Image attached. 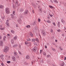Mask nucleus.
Instances as JSON below:
<instances>
[{"instance_id": "nucleus-1", "label": "nucleus", "mask_w": 66, "mask_h": 66, "mask_svg": "<svg viewBox=\"0 0 66 66\" xmlns=\"http://www.w3.org/2000/svg\"><path fill=\"white\" fill-rule=\"evenodd\" d=\"M9 50V47H6L4 49L3 51L4 52H7Z\"/></svg>"}, {"instance_id": "nucleus-2", "label": "nucleus", "mask_w": 66, "mask_h": 66, "mask_svg": "<svg viewBox=\"0 0 66 66\" xmlns=\"http://www.w3.org/2000/svg\"><path fill=\"white\" fill-rule=\"evenodd\" d=\"M5 12L6 14H9L10 13V10L8 8H6L5 10Z\"/></svg>"}, {"instance_id": "nucleus-3", "label": "nucleus", "mask_w": 66, "mask_h": 66, "mask_svg": "<svg viewBox=\"0 0 66 66\" xmlns=\"http://www.w3.org/2000/svg\"><path fill=\"white\" fill-rule=\"evenodd\" d=\"M45 31V30H42V34L44 36H46V34Z\"/></svg>"}, {"instance_id": "nucleus-4", "label": "nucleus", "mask_w": 66, "mask_h": 66, "mask_svg": "<svg viewBox=\"0 0 66 66\" xmlns=\"http://www.w3.org/2000/svg\"><path fill=\"white\" fill-rule=\"evenodd\" d=\"M3 43L2 40H0V46H3Z\"/></svg>"}, {"instance_id": "nucleus-5", "label": "nucleus", "mask_w": 66, "mask_h": 66, "mask_svg": "<svg viewBox=\"0 0 66 66\" xmlns=\"http://www.w3.org/2000/svg\"><path fill=\"white\" fill-rule=\"evenodd\" d=\"M12 60L13 62H16V58L15 56H13L12 57Z\"/></svg>"}, {"instance_id": "nucleus-6", "label": "nucleus", "mask_w": 66, "mask_h": 66, "mask_svg": "<svg viewBox=\"0 0 66 66\" xmlns=\"http://www.w3.org/2000/svg\"><path fill=\"white\" fill-rule=\"evenodd\" d=\"M3 56H4V55L3 54L1 55H0V57L2 60H4V58L3 57Z\"/></svg>"}, {"instance_id": "nucleus-7", "label": "nucleus", "mask_w": 66, "mask_h": 66, "mask_svg": "<svg viewBox=\"0 0 66 66\" xmlns=\"http://www.w3.org/2000/svg\"><path fill=\"white\" fill-rule=\"evenodd\" d=\"M64 65H65V63L64 62H62L60 64V65L61 66H64Z\"/></svg>"}, {"instance_id": "nucleus-8", "label": "nucleus", "mask_w": 66, "mask_h": 66, "mask_svg": "<svg viewBox=\"0 0 66 66\" xmlns=\"http://www.w3.org/2000/svg\"><path fill=\"white\" fill-rule=\"evenodd\" d=\"M25 45H28V44H29V46H30V45H31V43H28L27 42H26L25 43Z\"/></svg>"}, {"instance_id": "nucleus-9", "label": "nucleus", "mask_w": 66, "mask_h": 66, "mask_svg": "<svg viewBox=\"0 0 66 66\" xmlns=\"http://www.w3.org/2000/svg\"><path fill=\"white\" fill-rule=\"evenodd\" d=\"M17 37L16 36H14L13 37V39L14 40H16L17 39Z\"/></svg>"}, {"instance_id": "nucleus-10", "label": "nucleus", "mask_w": 66, "mask_h": 66, "mask_svg": "<svg viewBox=\"0 0 66 66\" xmlns=\"http://www.w3.org/2000/svg\"><path fill=\"white\" fill-rule=\"evenodd\" d=\"M57 24L58 27L59 28H60V26H61V25L60 24V22H58Z\"/></svg>"}, {"instance_id": "nucleus-11", "label": "nucleus", "mask_w": 66, "mask_h": 66, "mask_svg": "<svg viewBox=\"0 0 66 66\" xmlns=\"http://www.w3.org/2000/svg\"><path fill=\"white\" fill-rule=\"evenodd\" d=\"M26 58L27 60H28V59H29L30 58V56H29L27 55L26 57Z\"/></svg>"}, {"instance_id": "nucleus-12", "label": "nucleus", "mask_w": 66, "mask_h": 66, "mask_svg": "<svg viewBox=\"0 0 66 66\" xmlns=\"http://www.w3.org/2000/svg\"><path fill=\"white\" fill-rule=\"evenodd\" d=\"M36 49H37V48H36V47H35V48H34L33 49V51H34L35 52V51H36Z\"/></svg>"}, {"instance_id": "nucleus-13", "label": "nucleus", "mask_w": 66, "mask_h": 66, "mask_svg": "<svg viewBox=\"0 0 66 66\" xmlns=\"http://www.w3.org/2000/svg\"><path fill=\"white\" fill-rule=\"evenodd\" d=\"M30 35L31 36V37H33V35L31 32L30 33Z\"/></svg>"}, {"instance_id": "nucleus-14", "label": "nucleus", "mask_w": 66, "mask_h": 66, "mask_svg": "<svg viewBox=\"0 0 66 66\" xmlns=\"http://www.w3.org/2000/svg\"><path fill=\"white\" fill-rule=\"evenodd\" d=\"M6 38V36H4L3 38V41H5V39Z\"/></svg>"}, {"instance_id": "nucleus-15", "label": "nucleus", "mask_w": 66, "mask_h": 66, "mask_svg": "<svg viewBox=\"0 0 66 66\" xmlns=\"http://www.w3.org/2000/svg\"><path fill=\"white\" fill-rule=\"evenodd\" d=\"M11 42L12 44H14V40H11Z\"/></svg>"}, {"instance_id": "nucleus-16", "label": "nucleus", "mask_w": 66, "mask_h": 66, "mask_svg": "<svg viewBox=\"0 0 66 66\" xmlns=\"http://www.w3.org/2000/svg\"><path fill=\"white\" fill-rule=\"evenodd\" d=\"M13 53L14 54V55H15V56L17 55V52H13Z\"/></svg>"}, {"instance_id": "nucleus-17", "label": "nucleus", "mask_w": 66, "mask_h": 66, "mask_svg": "<svg viewBox=\"0 0 66 66\" xmlns=\"http://www.w3.org/2000/svg\"><path fill=\"white\" fill-rule=\"evenodd\" d=\"M18 1L17 0H15V4L16 5H17L18 4Z\"/></svg>"}, {"instance_id": "nucleus-18", "label": "nucleus", "mask_w": 66, "mask_h": 66, "mask_svg": "<svg viewBox=\"0 0 66 66\" xmlns=\"http://www.w3.org/2000/svg\"><path fill=\"white\" fill-rule=\"evenodd\" d=\"M28 13V10H26L25 11L24 13L25 14H27Z\"/></svg>"}, {"instance_id": "nucleus-19", "label": "nucleus", "mask_w": 66, "mask_h": 66, "mask_svg": "<svg viewBox=\"0 0 66 66\" xmlns=\"http://www.w3.org/2000/svg\"><path fill=\"white\" fill-rule=\"evenodd\" d=\"M4 7V6L2 5H1V9H3Z\"/></svg>"}, {"instance_id": "nucleus-20", "label": "nucleus", "mask_w": 66, "mask_h": 66, "mask_svg": "<svg viewBox=\"0 0 66 66\" xmlns=\"http://www.w3.org/2000/svg\"><path fill=\"white\" fill-rule=\"evenodd\" d=\"M59 49H60V50H63V48H62V47L61 46H60L59 47Z\"/></svg>"}, {"instance_id": "nucleus-21", "label": "nucleus", "mask_w": 66, "mask_h": 66, "mask_svg": "<svg viewBox=\"0 0 66 66\" xmlns=\"http://www.w3.org/2000/svg\"><path fill=\"white\" fill-rule=\"evenodd\" d=\"M54 2L55 3H58V1H57V0H54Z\"/></svg>"}, {"instance_id": "nucleus-22", "label": "nucleus", "mask_w": 66, "mask_h": 66, "mask_svg": "<svg viewBox=\"0 0 66 66\" xmlns=\"http://www.w3.org/2000/svg\"><path fill=\"white\" fill-rule=\"evenodd\" d=\"M6 24L7 26H8V27H9V22H6Z\"/></svg>"}, {"instance_id": "nucleus-23", "label": "nucleus", "mask_w": 66, "mask_h": 66, "mask_svg": "<svg viewBox=\"0 0 66 66\" xmlns=\"http://www.w3.org/2000/svg\"><path fill=\"white\" fill-rule=\"evenodd\" d=\"M11 33H15V31L13 30H11Z\"/></svg>"}, {"instance_id": "nucleus-24", "label": "nucleus", "mask_w": 66, "mask_h": 66, "mask_svg": "<svg viewBox=\"0 0 66 66\" xmlns=\"http://www.w3.org/2000/svg\"><path fill=\"white\" fill-rule=\"evenodd\" d=\"M35 63V61H32L31 62L32 65H33V64H34V63Z\"/></svg>"}, {"instance_id": "nucleus-25", "label": "nucleus", "mask_w": 66, "mask_h": 66, "mask_svg": "<svg viewBox=\"0 0 66 66\" xmlns=\"http://www.w3.org/2000/svg\"><path fill=\"white\" fill-rule=\"evenodd\" d=\"M47 22L48 23H51V21L50 20H48L47 21Z\"/></svg>"}, {"instance_id": "nucleus-26", "label": "nucleus", "mask_w": 66, "mask_h": 66, "mask_svg": "<svg viewBox=\"0 0 66 66\" xmlns=\"http://www.w3.org/2000/svg\"><path fill=\"white\" fill-rule=\"evenodd\" d=\"M26 28H30V25H27L26 26Z\"/></svg>"}, {"instance_id": "nucleus-27", "label": "nucleus", "mask_w": 66, "mask_h": 66, "mask_svg": "<svg viewBox=\"0 0 66 66\" xmlns=\"http://www.w3.org/2000/svg\"><path fill=\"white\" fill-rule=\"evenodd\" d=\"M49 7L51 9H53L54 7L51 6H49Z\"/></svg>"}, {"instance_id": "nucleus-28", "label": "nucleus", "mask_w": 66, "mask_h": 66, "mask_svg": "<svg viewBox=\"0 0 66 66\" xmlns=\"http://www.w3.org/2000/svg\"><path fill=\"white\" fill-rule=\"evenodd\" d=\"M7 37L8 38H10V34H7Z\"/></svg>"}, {"instance_id": "nucleus-29", "label": "nucleus", "mask_w": 66, "mask_h": 66, "mask_svg": "<svg viewBox=\"0 0 66 66\" xmlns=\"http://www.w3.org/2000/svg\"><path fill=\"white\" fill-rule=\"evenodd\" d=\"M0 29L1 30H3L4 29V28H0Z\"/></svg>"}, {"instance_id": "nucleus-30", "label": "nucleus", "mask_w": 66, "mask_h": 66, "mask_svg": "<svg viewBox=\"0 0 66 66\" xmlns=\"http://www.w3.org/2000/svg\"><path fill=\"white\" fill-rule=\"evenodd\" d=\"M43 55H44V56H46V54L45 52H44L43 53Z\"/></svg>"}, {"instance_id": "nucleus-31", "label": "nucleus", "mask_w": 66, "mask_h": 66, "mask_svg": "<svg viewBox=\"0 0 66 66\" xmlns=\"http://www.w3.org/2000/svg\"><path fill=\"white\" fill-rule=\"evenodd\" d=\"M2 18L3 19H5V16H3L2 17Z\"/></svg>"}, {"instance_id": "nucleus-32", "label": "nucleus", "mask_w": 66, "mask_h": 66, "mask_svg": "<svg viewBox=\"0 0 66 66\" xmlns=\"http://www.w3.org/2000/svg\"><path fill=\"white\" fill-rule=\"evenodd\" d=\"M36 41H37V42H39V40H38V38H36Z\"/></svg>"}, {"instance_id": "nucleus-33", "label": "nucleus", "mask_w": 66, "mask_h": 66, "mask_svg": "<svg viewBox=\"0 0 66 66\" xmlns=\"http://www.w3.org/2000/svg\"><path fill=\"white\" fill-rule=\"evenodd\" d=\"M27 41H30V40H31V39L29 38H28L27 39Z\"/></svg>"}, {"instance_id": "nucleus-34", "label": "nucleus", "mask_w": 66, "mask_h": 66, "mask_svg": "<svg viewBox=\"0 0 66 66\" xmlns=\"http://www.w3.org/2000/svg\"><path fill=\"white\" fill-rule=\"evenodd\" d=\"M7 63H8V64H10V63H11V61H7Z\"/></svg>"}, {"instance_id": "nucleus-35", "label": "nucleus", "mask_w": 66, "mask_h": 66, "mask_svg": "<svg viewBox=\"0 0 66 66\" xmlns=\"http://www.w3.org/2000/svg\"><path fill=\"white\" fill-rule=\"evenodd\" d=\"M32 42H34L35 41V39H32Z\"/></svg>"}, {"instance_id": "nucleus-36", "label": "nucleus", "mask_w": 66, "mask_h": 66, "mask_svg": "<svg viewBox=\"0 0 66 66\" xmlns=\"http://www.w3.org/2000/svg\"><path fill=\"white\" fill-rule=\"evenodd\" d=\"M50 16V17H53V15L52 14H49Z\"/></svg>"}, {"instance_id": "nucleus-37", "label": "nucleus", "mask_w": 66, "mask_h": 66, "mask_svg": "<svg viewBox=\"0 0 66 66\" xmlns=\"http://www.w3.org/2000/svg\"><path fill=\"white\" fill-rule=\"evenodd\" d=\"M38 22H40V19L39 18L38 19Z\"/></svg>"}, {"instance_id": "nucleus-38", "label": "nucleus", "mask_w": 66, "mask_h": 66, "mask_svg": "<svg viewBox=\"0 0 66 66\" xmlns=\"http://www.w3.org/2000/svg\"><path fill=\"white\" fill-rule=\"evenodd\" d=\"M11 16L12 17H11V18H14V16H13V14H11Z\"/></svg>"}, {"instance_id": "nucleus-39", "label": "nucleus", "mask_w": 66, "mask_h": 66, "mask_svg": "<svg viewBox=\"0 0 66 66\" xmlns=\"http://www.w3.org/2000/svg\"><path fill=\"white\" fill-rule=\"evenodd\" d=\"M57 31L58 32H60L61 31V30L60 29H59L58 30H57Z\"/></svg>"}, {"instance_id": "nucleus-40", "label": "nucleus", "mask_w": 66, "mask_h": 66, "mask_svg": "<svg viewBox=\"0 0 66 66\" xmlns=\"http://www.w3.org/2000/svg\"><path fill=\"white\" fill-rule=\"evenodd\" d=\"M15 11H13V15H15Z\"/></svg>"}, {"instance_id": "nucleus-41", "label": "nucleus", "mask_w": 66, "mask_h": 66, "mask_svg": "<svg viewBox=\"0 0 66 66\" xmlns=\"http://www.w3.org/2000/svg\"><path fill=\"white\" fill-rule=\"evenodd\" d=\"M52 50L53 51H55V50L54 48H52Z\"/></svg>"}, {"instance_id": "nucleus-42", "label": "nucleus", "mask_w": 66, "mask_h": 66, "mask_svg": "<svg viewBox=\"0 0 66 66\" xmlns=\"http://www.w3.org/2000/svg\"><path fill=\"white\" fill-rule=\"evenodd\" d=\"M24 64H25V65H27V64H28V63H27V62H24Z\"/></svg>"}, {"instance_id": "nucleus-43", "label": "nucleus", "mask_w": 66, "mask_h": 66, "mask_svg": "<svg viewBox=\"0 0 66 66\" xmlns=\"http://www.w3.org/2000/svg\"><path fill=\"white\" fill-rule=\"evenodd\" d=\"M53 24L54 26H56V25L55 24V23H53Z\"/></svg>"}, {"instance_id": "nucleus-44", "label": "nucleus", "mask_w": 66, "mask_h": 66, "mask_svg": "<svg viewBox=\"0 0 66 66\" xmlns=\"http://www.w3.org/2000/svg\"><path fill=\"white\" fill-rule=\"evenodd\" d=\"M13 47H16V44H15L14 45H13Z\"/></svg>"}, {"instance_id": "nucleus-45", "label": "nucleus", "mask_w": 66, "mask_h": 66, "mask_svg": "<svg viewBox=\"0 0 66 66\" xmlns=\"http://www.w3.org/2000/svg\"><path fill=\"white\" fill-rule=\"evenodd\" d=\"M50 32H51V33H52V32H53V30L52 29H51Z\"/></svg>"}, {"instance_id": "nucleus-46", "label": "nucleus", "mask_w": 66, "mask_h": 66, "mask_svg": "<svg viewBox=\"0 0 66 66\" xmlns=\"http://www.w3.org/2000/svg\"><path fill=\"white\" fill-rule=\"evenodd\" d=\"M19 54H21L22 53H21V52L19 51Z\"/></svg>"}, {"instance_id": "nucleus-47", "label": "nucleus", "mask_w": 66, "mask_h": 66, "mask_svg": "<svg viewBox=\"0 0 66 66\" xmlns=\"http://www.w3.org/2000/svg\"><path fill=\"white\" fill-rule=\"evenodd\" d=\"M1 65H2V66H4V63H1Z\"/></svg>"}, {"instance_id": "nucleus-48", "label": "nucleus", "mask_w": 66, "mask_h": 66, "mask_svg": "<svg viewBox=\"0 0 66 66\" xmlns=\"http://www.w3.org/2000/svg\"><path fill=\"white\" fill-rule=\"evenodd\" d=\"M47 57H49L50 56V55H47Z\"/></svg>"}, {"instance_id": "nucleus-49", "label": "nucleus", "mask_w": 66, "mask_h": 66, "mask_svg": "<svg viewBox=\"0 0 66 66\" xmlns=\"http://www.w3.org/2000/svg\"><path fill=\"white\" fill-rule=\"evenodd\" d=\"M61 22H62L63 23L64 22V21L63 20H62Z\"/></svg>"}, {"instance_id": "nucleus-50", "label": "nucleus", "mask_w": 66, "mask_h": 66, "mask_svg": "<svg viewBox=\"0 0 66 66\" xmlns=\"http://www.w3.org/2000/svg\"><path fill=\"white\" fill-rule=\"evenodd\" d=\"M37 43L35 42V43H34V44L35 45H37Z\"/></svg>"}, {"instance_id": "nucleus-51", "label": "nucleus", "mask_w": 66, "mask_h": 66, "mask_svg": "<svg viewBox=\"0 0 66 66\" xmlns=\"http://www.w3.org/2000/svg\"><path fill=\"white\" fill-rule=\"evenodd\" d=\"M13 9H15V5H13Z\"/></svg>"}, {"instance_id": "nucleus-52", "label": "nucleus", "mask_w": 66, "mask_h": 66, "mask_svg": "<svg viewBox=\"0 0 66 66\" xmlns=\"http://www.w3.org/2000/svg\"><path fill=\"white\" fill-rule=\"evenodd\" d=\"M42 51L41 50H40V54H41V53H42Z\"/></svg>"}, {"instance_id": "nucleus-53", "label": "nucleus", "mask_w": 66, "mask_h": 66, "mask_svg": "<svg viewBox=\"0 0 66 66\" xmlns=\"http://www.w3.org/2000/svg\"><path fill=\"white\" fill-rule=\"evenodd\" d=\"M11 57V56H9L8 57V59H10V57Z\"/></svg>"}, {"instance_id": "nucleus-54", "label": "nucleus", "mask_w": 66, "mask_h": 66, "mask_svg": "<svg viewBox=\"0 0 66 66\" xmlns=\"http://www.w3.org/2000/svg\"><path fill=\"white\" fill-rule=\"evenodd\" d=\"M33 6L34 7H35V8H36V6L35 5H33Z\"/></svg>"}, {"instance_id": "nucleus-55", "label": "nucleus", "mask_w": 66, "mask_h": 66, "mask_svg": "<svg viewBox=\"0 0 66 66\" xmlns=\"http://www.w3.org/2000/svg\"><path fill=\"white\" fill-rule=\"evenodd\" d=\"M45 48H47V46L46 45L45 46Z\"/></svg>"}, {"instance_id": "nucleus-56", "label": "nucleus", "mask_w": 66, "mask_h": 66, "mask_svg": "<svg viewBox=\"0 0 66 66\" xmlns=\"http://www.w3.org/2000/svg\"><path fill=\"white\" fill-rule=\"evenodd\" d=\"M2 38V36H0V39H1Z\"/></svg>"}, {"instance_id": "nucleus-57", "label": "nucleus", "mask_w": 66, "mask_h": 66, "mask_svg": "<svg viewBox=\"0 0 66 66\" xmlns=\"http://www.w3.org/2000/svg\"><path fill=\"white\" fill-rule=\"evenodd\" d=\"M19 48H21V46L20 45H19Z\"/></svg>"}, {"instance_id": "nucleus-58", "label": "nucleus", "mask_w": 66, "mask_h": 66, "mask_svg": "<svg viewBox=\"0 0 66 66\" xmlns=\"http://www.w3.org/2000/svg\"><path fill=\"white\" fill-rule=\"evenodd\" d=\"M66 60V57H65L64 60Z\"/></svg>"}, {"instance_id": "nucleus-59", "label": "nucleus", "mask_w": 66, "mask_h": 66, "mask_svg": "<svg viewBox=\"0 0 66 66\" xmlns=\"http://www.w3.org/2000/svg\"><path fill=\"white\" fill-rule=\"evenodd\" d=\"M18 25H17V24H16V27H17H17H18Z\"/></svg>"}, {"instance_id": "nucleus-60", "label": "nucleus", "mask_w": 66, "mask_h": 66, "mask_svg": "<svg viewBox=\"0 0 66 66\" xmlns=\"http://www.w3.org/2000/svg\"><path fill=\"white\" fill-rule=\"evenodd\" d=\"M55 42H56H56H57V40H55Z\"/></svg>"}, {"instance_id": "nucleus-61", "label": "nucleus", "mask_w": 66, "mask_h": 66, "mask_svg": "<svg viewBox=\"0 0 66 66\" xmlns=\"http://www.w3.org/2000/svg\"><path fill=\"white\" fill-rule=\"evenodd\" d=\"M27 37L28 38V37H29V35H27Z\"/></svg>"}, {"instance_id": "nucleus-62", "label": "nucleus", "mask_w": 66, "mask_h": 66, "mask_svg": "<svg viewBox=\"0 0 66 66\" xmlns=\"http://www.w3.org/2000/svg\"><path fill=\"white\" fill-rule=\"evenodd\" d=\"M17 57L18 58H19V56H17Z\"/></svg>"}, {"instance_id": "nucleus-63", "label": "nucleus", "mask_w": 66, "mask_h": 66, "mask_svg": "<svg viewBox=\"0 0 66 66\" xmlns=\"http://www.w3.org/2000/svg\"><path fill=\"white\" fill-rule=\"evenodd\" d=\"M32 12L33 13H34V10H32Z\"/></svg>"}, {"instance_id": "nucleus-64", "label": "nucleus", "mask_w": 66, "mask_h": 66, "mask_svg": "<svg viewBox=\"0 0 66 66\" xmlns=\"http://www.w3.org/2000/svg\"><path fill=\"white\" fill-rule=\"evenodd\" d=\"M62 36H64V34H62Z\"/></svg>"}]
</instances>
